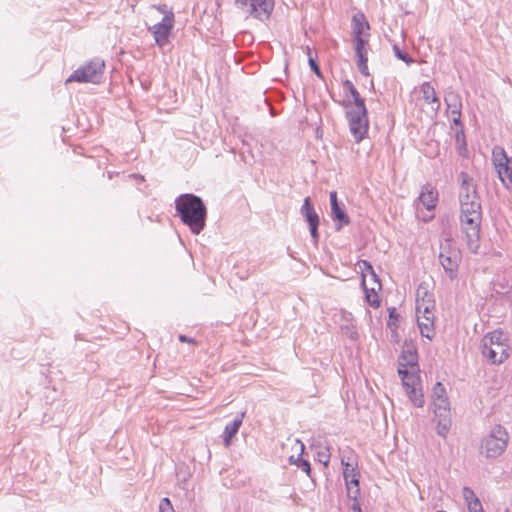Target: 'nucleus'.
<instances>
[{
  "instance_id": "nucleus-1",
  "label": "nucleus",
  "mask_w": 512,
  "mask_h": 512,
  "mask_svg": "<svg viewBox=\"0 0 512 512\" xmlns=\"http://www.w3.org/2000/svg\"><path fill=\"white\" fill-rule=\"evenodd\" d=\"M175 210L193 234L198 235L204 230L207 208L199 196L191 193L181 194L175 199Z\"/></svg>"
},
{
  "instance_id": "nucleus-2",
  "label": "nucleus",
  "mask_w": 512,
  "mask_h": 512,
  "mask_svg": "<svg viewBox=\"0 0 512 512\" xmlns=\"http://www.w3.org/2000/svg\"><path fill=\"white\" fill-rule=\"evenodd\" d=\"M507 335L500 330L489 332L481 340V352L492 364H501L510 356Z\"/></svg>"
},
{
  "instance_id": "nucleus-3",
  "label": "nucleus",
  "mask_w": 512,
  "mask_h": 512,
  "mask_svg": "<svg viewBox=\"0 0 512 512\" xmlns=\"http://www.w3.org/2000/svg\"><path fill=\"white\" fill-rule=\"evenodd\" d=\"M461 226L465 234L468 249L476 253L479 248L480 226L482 221L481 205L461 209Z\"/></svg>"
},
{
  "instance_id": "nucleus-4",
  "label": "nucleus",
  "mask_w": 512,
  "mask_h": 512,
  "mask_svg": "<svg viewBox=\"0 0 512 512\" xmlns=\"http://www.w3.org/2000/svg\"><path fill=\"white\" fill-rule=\"evenodd\" d=\"M508 442L507 430L501 425H495L481 440L480 453L486 458H497L505 451Z\"/></svg>"
},
{
  "instance_id": "nucleus-5",
  "label": "nucleus",
  "mask_w": 512,
  "mask_h": 512,
  "mask_svg": "<svg viewBox=\"0 0 512 512\" xmlns=\"http://www.w3.org/2000/svg\"><path fill=\"white\" fill-rule=\"evenodd\" d=\"M438 258L446 275L451 280L456 279L459 263L461 261V253L451 239L445 238L440 242V253Z\"/></svg>"
},
{
  "instance_id": "nucleus-6",
  "label": "nucleus",
  "mask_w": 512,
  "mask_h": 512,
  "mask_svg": "<svg viewBox=\"0 0 512 512\" xmlns=\"http://www.w3.org/2000/svg\"><path fill=\"white\" fill-rule=\"evenodd\" d=\"M105 63L99 58L91 60L89 63L76 69L66 80V83L79 82V83H93L100 82L103 76Z\"/></svg>"
},
{
  "instance_id": "nucleus-7",
  "label": "nucleus",
  "mask_w": 512,
  "mask_h": 512,
  "mask_svg": "<svg viewBox=\"0 0 512 512\" xmlns=\"http://www.w3.org/2000/svg\"><path fill=\"white\" fill-rule=\"evenodd\" d=\"M235 6L243 14L265 21L274 8V0H235Z\"/></svg>"
},
{
  "instance_id": "nucleus-8",
  "label": "nucleus",
  "mask_w": 512,
  "mask_h": 512,
  "mask_svg": "<svg viewBox=\"0 0 512 512\" xmlns=\"http://www.w3.org/2000/svg\"><path fill=\"white\" fill-rule=\"evenodd\" d=\"M492 163L501 183L507 189H512V157H508L502 147L495 146L492 150Z\"/></svg>"
},
{
  "instance_id": "nucleus-9",
  "label": "nucleus",
  "mask_w": 512,
  "mask_h": 512,
  "mask_svg": "<svg viewBox=\"0 0 512 512\" xmlns=\"http://www.w3.org/2000/svg\"><path fill=\"white\" fill-rule=\"evenodd\" d=\"M458 181L460 183V209L469 208L470 206L478 208V205H481V203L473 178L468 173L461 172L458 176Z\"/></svg>"
},
{
  "instance_id": "nucleus-10",
  "label": "nucleus",
  "mask_w": 512,
  "mask_h": 512,
  "mask_svg": "<svg viewBox=\"0 0 512 512\" xmlns=\"http://www.w3.org/2000/svg\"><path fill=\"white\" fill-rule=\"evenodd\" d=\"M346 114L350 132L355 141H362L368 132L369 125L366 107L349 109Z\"/></svg>"
},
{
  "instance_id": "nucleus-11",
  "label": "nucleus",
  "mask_w": 512,
  "mask_h": 512,
  "mask_svg": "<svg viewBox=\"0 0 512 512\" xmlns=\"http://www.w3.org/2000/svg\"><path fill=\"white\" fill-rule=\"evenodd\" d=\"M174 23V13H169L167 16H163L160 22L148 27L149 32H151L159 47H164L168 44Z\"/></svg>"
},
{
  "instance_id": "nucleus-12",
  "label": "nucleus",
  "mask_w": 512,
  "mask_h": 512,
  "mask_svg": "<svg viewBox=\"0 0 512 512\" xmlns=\"http://www.w3.org/2000/svg\"><path fill=\"white\" fill-rule=\"evenodd\" d=\"M432 403L436 415H442V412L450 414V402L447 397L446 389L440 382H437L433 387Z\"/></svg>"
},
{
  "instance_id": "nucleus-13",
  "label": "nucleus",
  "mask_w": 512,
  "mask_h": 512,
  "mask_svg": "<svg viewBox=\"0 0 512 512\" xmlns=\"http://www.w3.org/2000/svg\"><path fill=\"white\" fill-rule=\"evenodd\" d=\"M342 464L345 465L343 477L347 488V495L350 499L357 500L360 495L359 472L351 467L349 463H345L344 460H342Z\"/></svg>"
},
{
  "instance_id": "nucleus-14",
  "label": "nucleus",
  "mask_w": 512,
  "mask_h": 512,
  "mask_svg": "<svg viewBox=\"0 0 512 512\" xmlns=\"http://www.w3.org/2000/svg\"><path fill=\"white\" fill-rule=\"evenodd\" d=\"M301 214L303 217H305L306 221L309 224V230L311 237L314 241V243L318 242L319 234H318V225H319V216L315 212L311 202L310 198L306 197L304 199L303 205L301 206Z\"/></svg>"
},
{
  "instance_id": "nucleus-15",
  "label": "nucleus",
  "mask_w": 512,
  "mask_h": 512,
  "mask_svg": "<svg viewBox=\"0 0 512 512\" xmlns=\"http://www.w3.org/2000/svg\"><path fill=\"white\" fill-rule=\"evenodd\" d=\"M418 200L427 210H433L438 201V192L430 184H426L422 187Z\"/></svg>"
},
{
  "instance_id": "nucleus-16",
  "label": "nucleus",
  "mask_w": 512,
  "mask_h": 512,
  "mask_svg": "<svg viewBox=\"0 0 512 512\" xmlns=\"http://www.w3.org/2000/svg\"><path fill=\"white\" fill-rule=\"evenodd\" d=\"M293 443L294 444H293L292 448L298 452V456H297V458H295L294 455H291L289 457V462L291 464H295L298 468H300L302 471H304L307 475H310V472H311L310 463L307 460L302 459V457H301L305 450L304 444L298 439H295L293 441Z\"/></svg>"
},
{
  "instance_id": "nucleus-17",
  "label": "nucleus",
  "mask_w": 512,
  "mask_h": 512,
  "mask_svg": "<svg viewBox=\"0 0 512 512\" xmlns=\"http://www.w3.org/2000/svg\"><path fill=\"white\" fill-rule=\"evenodd\" d=\"M338 324L342 330V332L350 339L355 340L358 336V333L355 329L353 317L351 313L348 312H340Z\"/></svg>"
},
{
  "instance_id": "nucleus-18",
  "label": "nucleus",
  "mask_w": 512,
  "mask_h": 512,
  "mask_svg": "<svg viewBox=\"0 0 512 512\" xmlns=\"http://www.w3.org/2000/svg\"><path fill=\"white\" fill-rule=\"evenodd\" d=\"M244 413L238 415L232 422L228 423L225 426L223 432V442L225 447H229L231 445L232 438L237 434L239 428L243 422Z\"/></svg>"
},
{
  "instance_id": "nucleus-19",
  "label": "nucleus",
  "mask_w": 512,
  "mask_h": 512,
  "mask_svg": "<svg viewBox=\"0 0 512 512\" xmlns=\"http://www.w3.org/2000/svg\"><path fill=\"white\" fill-rule=\"evenodd\" d=\"M420 91L422 93L423 99L428 104H435V110H438L440 108V101L439 98L436 96V92L434 87L431 85L430 82H424L420 86Z\"/></svg>"
},
{
  "instance_id": "nucleus-20",
  "label": "nucleus",
  "mask_w": 512,
  "mask_h": 512,
  "mask_svg": "<svg viewBox=\"0 0 512 512\" xmlns=\"http://www.w3.org/2000/svg\"><path fill=\"white\" fill-rule=\"evenodd\" d=\"M365 291V297L367 302L374 308L379 307L380 300L377 294V291L381 289V283L379 280H375L374 283H371V287H368L366 284V288H363Z\"/></svg>"
},
{
  "instance_id": "nucleus-21",
  "label": "nucleus",
  "mask_w": 512,
  "mask_h": 512,
  "mask_svg": "<svg viewBox=\"0 0 512 512\" xmlns=\"http://www.w3.org/2000/svg\"><path fill=\"white\" fill-rule=\"evenodd\" d=\"M358 266L361 270L363 288H366L368 279L371 281V283H374L375 280H379L370 262L367 260H362L359 262Z\"/></svg>"
},
{
  "instance_id": "nucleus-22",
  "label": "nucleus",
  "mask_w": 512,
  "mask_h": 512,
  "mask_svg": "<svg viewBox=\"0 0 512 512\" xmlns=\"http://www.w3.org/2000/svg\"><path fill=\"white\" fill-rule=\"evenodd\" d=\"M343 90L346 95L349 94L352 97L354 108L366 107L364 99L360 96L358 90L355 88V86L350 80H345L343 82Z\"/></svg>"
},
{
  "instance_id": "nucleus-23",
  "label": "nucleus",
  "mask_w": 512,
  "mask_h": 512,
  "mask_svg": "<svg viewBox=\"0 0 512 512\" xmlns=\"http://www.w3.org/2000/svg\"><path fill=\"white\" fill-rule=\"evenodd\" d=\"M370 29L368 22L363 14L354 15L352 19V31L354 36H363Z\"/></svg>"
},
{
  "instance_id": "nucleus-24",
  "label": "nucleus",
  "mask_w": 512,
  "mask_h": 512,
  "mask_svg": "<svg viewBox=\"0 0 512 512\" xmlns=\"http://www.w3.org/2000/svg\"><path fill=\"white\" fill-rule=\"evenodd\" d=\"M447 109L451 115H458V111L462 109V101L460 96L455 92H448L444 98Z\"/></svg>"
},
{
  "instance_id": "nucleus-25",
  "label": "nucleus",
  "mask_w": 512,
  "mask_h": 512,
  "mask_svg": "<svg viewBox=\"0 0 512 512\" xmlns=\"http://www.w3.org/2000/svg\"><path fill=\"white\" fill-rule=\"evenodd\" d=\"M331 217L336 221L337 230H340L344 225H348L350 223V219L346 214L345 209L340 205L331 208Z\"/></svg>"
},
{
  "instance_id": "nucleus-26",
  "label": "nucleus",
  "mask_w": 512,
  "mask_h": 512,
  "mask_svg": "<svg viewBox=\"0 0 512 512\" xmlns=\"http://www.w3.org/2000/svg\"><path fill=\"white\" fill-rule=\"evenodd\" d=\"M416 370L411 369V371L407 370L406 368H399L398 373L401 376L403 386L405 387V390H409L412 387H415L418 378L415 374Z\"/></svg>"
},
{
  "instance_id": "nucleus-27",
  "label": "nucleus",
  "mask_w": 512,
  "mask_h": 512,
  "mask_svg": "<svg viewBox=\"0 0 512 512\" xmlns=\"http://www.w3.org/2000/svg\"><path fill=\"white\" fill-rule=\"evenodd\" d=\"M434 307V300H427L426 302L423 300L418 301V305L415 307L416 316L420 315L422 317L434 318Z\"/></svg>"
},
{
  "instance_id": "nucleus-28",
  "label": "nucleus",
  "mask_w": 512,
  "mask_h": 512,
  "mask_svg": "<svg viewBox=\"0 0 512 512\" xmlns=\"http://www.w3.org/2000/svg\"><path fill=\"white\" fill-rule=\"evenodd\" d=\"M399 368L409 366L411 369L416 370L417 366V355L411 350L404 351L400 357Z\"/></svg>"
},
{
  "instance_id": "nucleus-29",
  "label": "nucleus",
  "mask_w": 512,
  "mask_h": 512,
  "mask_svg": "<svg viewBox=\"0 0 512 512\" xmlns=\"http://www.w3.org/2000/svg\"><path fill=\"white\" fill-rule=\"evenodd\" d=\"M436 416L439 417L436 427L437 434L439 436L446 437L451 425L449 414H445L444 412H442V415Z\"/></svg>"
},
{
  "instance_id": "nucleus-30",
  "label": "nucleus",
  "mask_w": 512,
  "mask_h": 512,
  "mask_svg": "<svg viewBox=\"0 0 512 512\" xmlns=\"http://www.w3.org/2000/svg\"><path fill=\"white\" fill-rule=\"evenodd\" d=\"M409 399L416 407H422L424 405V398L421 389L416 386L406 391Z\"/></svg>"
},
{
  "instance_id": "nucleus-31",
  "label": "nucleus",
  "mask_w": 512,
  "mask_h": 512,
  "mask_svg": "<svg viewBox=\"0 0 512 512\" xmlns=\"http://www.w3.org/2000/svg\"><path fill=\"white\" fill-rule=\"evenodd\" d=\"M354 49L356 54H360L361 52H367L366 46L368 44V40L363 36H354Z\"/></svg>"
},
{
  "instance_id": "nucleus-32",
  "label": "nucleus",
  "mask_w": 512,
  "mask_h": 512,
  "mask_svg": "<svg viewBox=\"0 0 512 512\" xmlns=\"http://www.w3.org/2000/svg\"><path fill=\"white\" fill-rule=\"evenodd\" d=\"M427 301V300H434L433 295L429 293L426 287L420 285L416 292V305H418V301Z\"/></svg>"
},
{
  "instance_id": "nucleus-33",
  "label": "nucleus",
  "mask_w": 512,
  "mask_h": 512,
  "mask_svg": "<svg viewBox=\"0 0 512 512\" xmlns=\"http://www.w3.org/2000/svg\"><path fill=\"white\" fill-rule=\"evenodd\" d=\"M420 333L423 337H426L428 339H432L434 336V323L429 322V324H423L422 327H419Z\"/></svg>"
},
{
  "instance_id": "nucleus-34",
  "label": "nucleus",
  "mask_w": 512,
  "mask_h": 512,
  "mask_svg": "<svg viewBox=\"0 0 512 512\" xmlns=\"http://www.w3.org/2000/svg\"><path fill=\"white\" fill-rule=\"evenodd\" d=\"M159 512H174L171 501L168 498H163L160 501Z\"/></svg>"
},
{
  "instance_id": "nucleus-35",
  "label": "nucleus",
  "mask_w": 512,
  "mask_h": 512,
  "mask_svg": "<svg viewBox=\"0 0 512 512\" xmlns=\"http://www.w3.org/2000/svg\"><path fill=\"white\" fill-rule=\"evenodd\" d=\"M463 497L467 504L472 503L475 499H478V497L475 495L474 491L470 489L469 487L463 488Z\"/></svg>"
},
{
  "instance_id": "nucleus-36",
  "label": "nucleus",
  "mask_w": 512,
  "mask_h": 512,
  "mask_svg": "<svg viewBox=\"0 0 512 512\" xmlns=\"http://www.w3.org/2000/svg\"><path fill=\"white\" fill-rule=\"evenodd\" d=\"M394 52L398 59L406 63L412 62V59L408 56V54L406 52L401 51L397 46H394Z\"/></svg>"
},
{
  "instance_id": "nucleus-37",
  "label": "nucleus",
  "mask_w": 512,
  "mask_h": 512,
  "mask_svg": "<svg viewBox=\"0 0 512 512\" xmlns=\"http://www.w3.org/2000/svg\"><path fill=\"white\" fill-rule=\"evenodd\" d=\"M308 61H309V65H310V68L312 71H314V73L318 76V77H322V74H321V71H320V68L316 62V59H314L311 54L309 53L308 54Z\"/></svg>"
},
{
  "instance_id": "nucleus-38",
  "label": "nucleus",
  "mask_w": 512,
  "mask_h": 512,
  "mask_svg": "<svg viewBox=\"0 0 512 512\" xmlns=\"http://www.w3.org/2000/svg\"><path fill=\"white\" fill-rule=\"evenodd\" d=\"M469 512L483 511L482 504L479 499H475L472 503L467 504Z\"/></svg>"
},
{
  "instance_id": "nucleus-39",
  "label": "nucleus",
  "mask_w": 512,
  "mask_h": 512,
  "mask_svg": "<svg viewBox=\"0 0 512 512\" xmlns=\"http://www.w3.org/2000/svg\"><path fill=\"white\" fill-rule=\"evenodd\" d=\"M152 8L162 13L163 16H167L169 13H173V11L168 9L166 5H152Z\"/></svg>"
},
{
  "instance_id": "nucleus-40",
  "label": "nucleus",
  "mask_w": 512,
  "mask_h": 512,
  "mask_svg": "<svg viewBox=\"0 0 512 512\" xmlns=\"http://www.w3.org/2000/svg\"><path fill=\"white\" fill-rule=\"evenodd\" d=\"M429 322H433L434 323V318L422 317L420 315L417 316L418 327H422L423 324H429Z\"/></svg>"
},
{
  "instance_id": "nucleus-41",
  "label": "nucleus",
  "mask_w": 512,
  "mask_h": 512,
  "mask_svg": "<svg viewBox=\"0 0 512 512\" xmlns=\"http://www.w3.org/2000/svg\"><path fill=\"white\" fill-rule=\"evenodd\" d=\"M356 56H357V65L368 63L367 52H361L360 54H356Z\"/></svg>"
},
{
  "instance_id": "nucleus-42",
  "label": "nucleus",
  "mask_w": 512,
  "mask_h": 512,
  "mask_svg": "<svg viewBox=\"0 0 512 512\" xmlns=\"http://www.w3.org/2000/svg\"><path fill=\"white\" fill-rule=\"evenodd\" d=\"M330 203H331V208L339 206L336 191L330 192Z\"/></svg>"
},
{
  "instance_id": "nucleus-43",
  "label": "nucleus",
  "mask_w": 512,
  "mask_h": 512,
  "mask_svg": "<svg viewBox=\"0 0 512 512\" xmlns=\"http://www.w3.org/2000/svg\"><path fill=\"white\" fill-rule=\"evenodd\" d=\"M178 339H179V341L184 342V343L196 344V340L194 338H190L186 335L181 334L178 336Z\"/></svg>"
},
{
  "instance_id": "nucleus-44",
  "label": "nucleus",
  "mask_w": 512,
  "mask_h": 512,
  "mask_svg": "<svg viewBox=\"0 0 512 512\" xmlns=\"http://www.w3.org/2000/svg\"><path fill=\"white\" fill-rule=\"evenodd\" d=\"M357 67L364 76H369L368 64H358Z\"/></svg>"
},
{
  "instance_id": "nucleus-45",
  "label": "nucleus",
  "mask_w": 512,
  "mask_h": 512,
  "mask_svg": "<svg viewBox=\"0 0 512 512\" xmlns=\"http://www.w3.org/2000/svg\"><path fill=\"white\" fill-rule=\"evenodd\" d=\"M452 122L455 125H460L461 124V111H458V115H452Z\"/></svg>"
},
{
  "instance_id": "nucleus-46",
  "label": "nucleus",
  "mask_w": 512,
  "mask_h": 512,
  "mask_svg": "<svg viewBox=\"0 0 512 512\" xmlns=\"http://www.w3.org/2000/svg\"><path fill=\"white\" fill-rule=\"evenodd\" d=\"M355 502L353 503L352 505V510L353 511H357V512H360L361 511V508H360V504L357 502V500H354Z\"/></svg>"
}]
</instances>
